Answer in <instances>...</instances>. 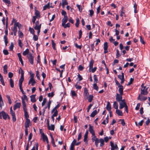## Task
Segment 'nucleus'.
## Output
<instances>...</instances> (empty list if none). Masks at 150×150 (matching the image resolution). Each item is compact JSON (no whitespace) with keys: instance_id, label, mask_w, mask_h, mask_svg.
<instances>
[{"instance_id":"2eb2a0df","label":"nucleus","mask_w":150,"mask_h":150,"mask_svg":"<svg viewBox=\"0 0 150 150\" xmlns=\"http://www.w3.org/2000/svg\"><path fill=\"white\" fill-rule=\"evenodd\" d=\"M41 130H40V133L41 134V136L42 138L43 141L45 142L46 140L48 139L47 136L45 135V134L44 133H41Z\"/></svg>"},{"instance_id":"c756f323","label":"nucleus","mask_w":150,"mask_h":150,"mask_svg":"<svg viewBox=\"0 0 150 150\" xmlns=\"http://www.w3.org/2000/svg\"><path fill=\"white\" fill-rule=\"evenodd\" d=\"M88 133V131H86L84 135L83 140L85 142L87 141Z\"/></svg>"},{"instance_id":"4d7b16f0","label":"nucleus","mask_w":150,"mask_h":150,"mask_svg":"<svg viewBox=\"0 0 150 150\" xmlns=\"http://www.w3.org/2000/svg\"><path fill=\"white\" fill-rule=\"evenodd\" d=\"M61 13L62 15L64 16V17H67V13L64 10H62Z\"/></svg>"},{"instance_id":"0eeeda50","label":"nucleus","mask_w":150,"mask_h":150,"mask_svg":"<svg viewBox=\"0 0 150 150\" xmlns=\"http://www.w3.org/2000/svg\"><path fill=\"white\" fill-rule=\"evenodd\" d=\"M22 75L21 76L20 79L19 81V86H22L23 82L24 80V75L23 71L22 72Z\"/></svg>"},{"instance_id":"a18cd8bd","label":"nucleus","mask_w":150,"mask_h":150,"mask_svg":"<svg viewBox=\"0 0 150 150\" xmlns=\"http://www.w3.org/2000/svg\"><path fill=\"white\" fill-rule=\"evenodd\" d=\"M64 27V28H66L67 27H69L70 26V24L69 23H68L67 24H64L63 25H62Z\"/></svg>"},{"instance_id":"864d4df0","label":"nucleus","mask_w":150,"mask_h":150,"mask_svg":"<svg viewBox=\"0 0 150 150\" xmlns=\"http://www.w3.org/2000/svg\"><path fill=\"white\" fill-rule=\"evenodd\" d=\"M2 1L6 4H10L11 3L10 0H2Z\"/></svg>"},{"instance_id":"09e8293b","label":"nucleus","mask_w":150,"mask_h":150,"mask_svg":"<svg viewBox=\"0 0 150 150\" xmlns=\"http://www.w3.org/2000/svg\"><path fill=\"white\" fill-rule=\"evenodd\" d=\"M79 22H80V21H79V19L78 18H77L76 19V22L75 23V25L76 27H79Z\"/></svg>"},{"instance_id":"bf43d9fd","label":"nucleus","mask_w":150,"mask_h":150,"mask_svg":"<svg viewBox=\"0 0 150 150\" xmlns=\"http://www.w3.org/2000/svg\"><path fill=\"white\" fill-rule=\"evenodd\" d=\"M7 26H8V23L7 22L6 25V28L5 30V35H7L8 34V28H7Z\"/></svg>"},{"instance_id":"aec40b11","label":"nucleus","mask_w":150,"mask_h":150,"mask_svg":"<svg viewBox=\"0 0 150 150\" xmlns=\"http://www.w3.org/2000/svg\"><path fill=\"white\" fill-rule=\"evenodd\" d=\"M120 103L119 108L120 109H122L123 108L125 107L126 105H127L126 103H122L121 102H119Z\"/></svg>"},{"instance_id":"f3484780","label":"nucleus","mask_w":150,"mask_h":150,"mask_svg":"<svg viewBox=\"0 0 150 150\" xmlns=\"http://www.w3.org/2000/svg\"><path fill=\"white\" fill-rule=\"evenodd\" d=\"M35 83H36V82L34 79H30L28 84L29 85L31 83L32 86H34Z\"/></svg>"},{"instance_id":"de8ad7c7","label":"nucleus","mask_w":150,"mask_h":150,"mask_svg":"<svg viewBox=\"0 0 150 150\" xmlns=\"http://www.w3.org/2000/svg\"><path fill=\"white\" fill-rule=\"evenodd\" d=\"M134 80V79L133 78H131L130 79V81L129 83H128L127 84V86H129L131 84H132L133 81Z\"/></svg>"},{"instance_id":"b1692460","label":"nucleus","mask_w":150,"mask_h":150,"mask_svg":"<svg viewBox=\"0 0 150 150\" xmlns=\"http://www.w3.org/2000/svg\"><path fill=\"white\" fill-rule=\"evenodd\" d=\"M71 93L72 97H77V95L75 91L74 90L71 91Z\"/></svg>"},{"instance_id":"c9c22d12","label":"nucleus","mask_w":150,"mask_h":150,"mask_svg":"<svg viewBox=\"0 0 150 150\" xmlns=\"http://www.w3.org/2000/svg\"><path fill=\"white\" fill-rule=\"evenodd\" d=\"M99 142L100 143V146H102L104 145V140L103 139L101 138L99 139Z\"/></svg>"},{"instance_id":"4c0bfd02","label":"nucleus","mask_w":150,"mask_h":150,"mask_svg":"<svg viewBox=\"0 0 150 150\" xmlns=\"http://www.w3.org/2000/svg\"><path fill=\"white\" fill-rule=\"evenodd\" d=\"M94 78V83H97L98 82V80L97 79V76L96 75H93Z\"/></svg>"},{"instance_id":"39448f33","label":"nucleus","mask_w":150,"mask_h":150,"mask_svg":"<svg viewBox=\"0 0 150 150\" xmlns=\"http://www.w3.org/2000/svg\"><path fill=\"white\" fill-rule=\"evenodd\" d=\"M121 95L119 94L118 93H117L116 96V100L117 101L119 102L121 101L122 99V95Z\"/></svg>"},{"instance_id":"338daca9","label":"nucleus","mask_w":150,"mask_h":150,"mask_svg":"<svg viewBox=\"0 0 150 150\" xmlns=\"http://www.w3.org/2000/svg\"><path fill=\"white\" fill-rule=\"evenodd\" d=\"M62 5L63 6H64V5H67L68 4V3L67 1L65 0V1H64L63 0H62Z\"/></svg>"},{"instance_id":"f257e3e1","label":"nucleus","mask_w":150,"mask_h":150,"mask_svg":"<svg viewBox=\"0 0 150 150\" xmlns=\"http://www.w3.org/2000/svg\"><path fill=\"white\" fill-rule=\"evenodd\" d=\"M149 87V86H145L144 87L141 88V94L142 95H146L148 94L147 90Z\"/></svg>"},{"instance_id":"1a4fd4ad","label":"nucleus","mask_w":150,"mask_h":150,"mask_svg":"<svg viewBox=\"0 0 150 150\" xmlns=\"http://www.w3.org/2000/svg\"><path fill=\"white\" fill-rule=\"evenodd\" d=\"M2 117L4 119L6 120L7 117L8 119L10 118L9 115L5 112L3 111H2Z\"/></svg>"},{"instance_id":"a878e982","label":"nucleus","mask_w":150,"mask_h":150,"mask_svg":"<svg viewBox=\"0 0 150 150\" xmlns=\"http://www.w3.org/2000/svg\"><path fill=\"white\" fill-rule=\"evenodd\" d=\"M50 8V4L49 3H48L46 5L44 6L43 7V10H45L47 9Z\"/></svg>"},{"instance_id":"680f3d73","label":"nucleus","mask_w":150,"mask_h":150,"mask_svg":"<svg viewBox=\"0 0 150 150\" xmlns=\"http://www.w3.org/2000/svg\"><path fill=\"white\" fill-rule=\"evenodd\" d=\"M18 44L19 46L21 47L22 48L23 47V44L22 43L21 40L20 39L18 40Z\"/></svg>"},{"instance_id":"6e6d98bb","label":"nucleus","mask_w":150,"mask_h":150,"mask_svg":"<svg viewBox=\"0 0 150 150\" xmlns=\"http://www.w3.org/2000/svg\"><path fill=\"white\" fill-rule=\"evenodd\" d=\"M4 102L2 98H0V107L1 108L2 106L4 105Z\"/></svg>"},{"instance_id":"72a5a7b5","label":"nucleus","mask_w":150,"mask_h":150,"mask_svg":"<svg viewBox=\"0 0 150 150\" xmlns=\"http://www.w3.org/2000/svg\"><path fill=\"white\" fill-rule=\"evenodd\" d=\"M113 107L116 109H117L118 108V104L116 101H114L113 102Z\"/></svg>"},{"instance_id":"c03bdc74","label":"nucleus","mask_w":150,"mask_h":150,"mask_svg":"<svg viewBox=\"0 0 150 150\" xmlns=\"http://www.w3.org/2000/svg\"><path fill=\"white\" fill-rule=\"evenodd\" d=\"M93 88L97 91L98 90V87L97 86V83H94L93 84Z\"/></svg>"},{"instance_id":"f704fd0d","label":"nucleus","mask_w":150,"mask_h":150,"mask_svg":"<svg viewBox=\"0 0 150 150\" xmlns=\"http://www.w3.org/2000/svg\"><path fill=\"white\" fill-rule=\"evenodd\" d=\"M29 52V50L28 49H27L25 51H23V54L24 56H25L27 54H28Z\"/></svg>"},{"instance_id":"58836bf2","label":"nucleus","mask_w":150,"mask_h":150,"mask_svg":"<svg viewBox=\"0 0 150 150\" xmlns=\"http://www.w3.org/2000/svg\"><path fill=\"white\" fill-rule=\"evenodd\" d=\"M124 7H122L121 9V11L120 13V16L122 17L125 14V11L123 10Z\"/></svg>"},{"instance_id":"79ce46f5","label":"nucleus","mask_w":150,"mask_h":150,"mask_svg":"<svg viewBox=\"0 0 150 150\" xmlns=\"http://www.w3.org/2000/svg\"><path fill=\"white\" fill-rule=\"evenodd\" d=\"M10 84L11 88H13L14 87V83L12 79H10Z\"/></svg>"},{"instance_id":"e2e57ef3","label":"nucleus","mask_w":150,"mask_h":150,"mask_svg":"<svg viewBox=\"0 0 150 150\" xmlns=\"http://www.w3.org/2000/svg\"><path fill=\"white\" fill-rule=\"evenodd\" d=\"M54 111V114L52 115V116L54 117H56L58 115V112L57 110H55Z\"/></svg>"},{"instance_id":"cd10ccee","label":"nucleus","mask_w":150,"mask_h":150,"mask_svg":"<svg viewBox=\"0 0 150 150\" xmlns=\"http://www.w3.org/2000/svg\"><path fill=\"white\" fill-rule=\"evenodd\" d=\"M61 104L60 103L58 104L51 111V113H53L55 110H57V109L59 108Z\"/></svg>"},{"instance_id":"0e129e2a","label":"nucleus","mask_w":150,"mask_h":150,"mask_svg":"<svg viewBox=\"0 0 150 150\" xmlns=\"http://www.w3.org/2000/svg\"><path fill=\"white\" fill-rule=\"evenodd\" d=\"M95 144L96 146L97 147L98 146V144L99 142V140L98 139H96V140H95Z\"/></svg>"},{"instance_id":"774afa93","label":"nucleus","mask_w":150,"mask_h":150,"mask_svg":"<svg viewBox=\"0 0 150 150\" xmlns=\"http://www.w3.org/2000/svg\"><path fill=\"white\" fill-rule=\"evenodd\" d=\"M3 52L5 55H7L9 54L8 50H4L3 51Z\"/></svg>"},{"instance_id":"f03ea898","label":"nucleus","mask_w":150,"mask_h":150,"mask_svg":"<svg viewBox=\"0 0 150 150\" xmlns=\"http://www.w3.org/2000/svg\"><path fill=\"white\" fill-rule=\"evenodd\" d=\"M27 57L29 62L31 64H33L34 60V57L33 54L31 53H29Z\"/></svg>"},{"instance_id":"20e7f679","label":"nucleus","mask_w":150,"mask_h":150,"mask_svg":"<svg viewBox=\"0 0 150 150\" xmlns=\"http://www.w3.org/2000/svg\"><path fill=\"white\" fill-rule=\"evenodd\" d=\"M30 120L29 119L26 120V121L25 123V127L26 128H28L29 127L30 125H31Z\"/></svg>"},{"instance_id":"9b49d317","label":"nucleus","mask_w":150,"mask_h":150,"mask_svg":"<svg viewBox=\"0 0 150 150\" xmlns=\"http://www.w3.org/2000/svg\"><path fill=\"white\" fill-rule=\"evenodd\" d=\"M21 105V103H16L14 105L13 107L14 110H16L17 108H20Z\"/></svg>"},{"instance_id":"2f4dec72","label":"nucleus","mask_w":150,"mask_h":150,"mask_svg":"<svg viewBox=\"0 0 150 150\" xmlns=\"http://www.w3.org/2000/svg\"><path fill=\"white\" fill-rule=\"evenodd\" d=\"M97 113L96 110H94L91 114L90 116L92 117H94L95 115Z\"/></svg>"},{"instance_id":"e433bc0d","label":"nucleus","mask_w":150,"mask_h":150,"mask_svg":"<svg viewBox=\"0 0 150 150\" xmlns=\"http://www.w3.org/2000/svg\"><path fill=\"white\" fill-rule=\"evenodd\" d=\"M41 24H40L39 25H35L34 29L35 30H40L41 28Z\"/></svg>"},{"instance_id":"ea45409f","label":"nucleus","mask_w":150,"mask_h":150,"mask_svg":"<svg viewBox=\"0 0 150 150\" xmlns=\"http://www.w3.org/2000/svg\"><path fill=\"white\" fill-rule=\"evenodd\" d=\"M6 97L8 99L9 103L10 104H11L12 103V101L11 100L10 96L8 95H6Z\"/></svg>"},{"instance_id":"f8f14e48","label":"nucleus","mask_w":150,"mask_h":150,"mask_svg":"<svg viewBox=\"0 0 150 150\" xmlns=\"http://www.w3.org/2000/svg\"><path fill=\"white\" fill-rule=\"evenodd\" d=\"M35 17H36L37 18L39 19L40 18L41 15L40 12L36 9H35Z\"/></svg>"},{"instance_id":"052dcab7","label":"nucleus","mask_w":150,"mask_h":150,"mask_svg":"<svg viewBox=\"0 0 150 150\" xmlns=\"http://www.w3.org/2000/svg\"><path fill=\"white\" fill-rule=\"evenodd\" d=\"M54 95V93L53 92H52L51 93H49L47 94V96L48 97H52Z\"/></svg>"},{"instance_id":"9d476101","label":"nucleus","mask_w":150,"mask_h":150,"mask_svg":"<svg viewBox=\"0 0 150 150\" xmlns=\"http://www.w3.org/2000/svg\"><path fill=\"white\" fill-rule=\"evenodd\" d=\"M108 48V43L106 42H105L104 44L103 49L104 50V53L106 54L108 52L107 50Z\"/></svg>"},{"instance_id":"6e6552de","label":"nucleus","mask_w":150,"mask_h":150,"mask_svg":"<svg viewBox=\"0 0 150 150\" xmlns=\"http://www.w3.org/2000/svg\"><path fill=\"white\" fill-rule=\"evenodd\" d=\"M147 99L146 97L142 95H139L137 98V99L140 100L141 101H145Z\"/></svg>"},{"instance_id":"393cba45","label":"nucleus","mask_w":150,"mask_h":150,"mask_svg":"<svg viewBox=\"0 0 150 150\" xmlns=\"http://www.w3.org/2000/svg\"><path fill=\"white\" fill-rule=\"evenodd\" d=\"M8 68V66L7 65H4L3 67V71L4 73L5 74H6L7 73L8 71L7 69Z\"/></svg>"},{"instance_id":"7ed1b4c3","label":"nucleus","mask_w":150,"mask_h":150,"mask_svg":"<svg viewBox=\"0 0 150 150\" xmlns=\"http://www.w3.org/2000/svg\"><path fill=\"white\" fill-rule=\"evenodd\" d=\"M89 95V93L88 90L85 87L84 88L83 92V96L85 100H86L88 98V96Z\"/></svg>"},{"instance_id":"4468645a","label":"nucleus","mask_w":150,"mask_h":150,"mask_svg":"<svg viewBox=\"0 0 150 150\" xmlns=\"http://www.w3.org/2000/svg\"><path fill=\"white\" fill-rule=\"evenodd\" d=\"M110 146L111 148L115 150H118V148L116 144H115V145H114L113 143L112 142H110Z\"/></svg>"},{"instance_id":"49530a36","label":"nucleus","mask_w":150,"mask_h":150,"mask_svg":"<svg viewBox=\"0 0 150 150\" xmlns=\"http://www.w3.org/2000/svg\"><path fill=\"white\" fill-rule=\"evenodd\" d=\"M29 31L33 35L35 34V31L33 28L30 27L29 28Z\"/></svg>"},{"instance_id":"37998d69","label":"nucleus","mask_w":150,"mask_h":150,"mask_svg":"<svg viewBox=\"0 0 150 150\" xmlns=\"http://www.w3.org/2000/svg\"><path fill=\"white\" fill-rule=\"evenodd\" d=\"M78 81L77 82V83L75 85V87L76 88L78 89H80L82 87L81 86L79 85L78 84Z\"/></svg>"},{"instance_id":"8fccbe9b","label":"nucleus","mask_w":150,"mask_h":150,"mask_svg":"<svg viewBox=\"0 0 150 150\" xmlns=\"http://www.w3.org/2000/svg\"><path fill=\"white\" fill-rule=\"evenodd\" d=\"M52 47H53V48L54 50H56V49L55 48L56 44H55V43H54L53 40H52Z\"/></svg>"},{"instance_id":"a211bd4d","label":"nucleus","mask_w":150,"mask_h":150,"mask_svg":"<svg viewBox=\"0 0 150 150\" xmlns=\"http://www.w3.org/2000/svg\"><path fill=\"white\" fill-rule=\"evenodd\" d=\"M35 96V95H33L30 96V100L32 103H34L36 101Z\"/></svg>"},{"instance_id":"13d9d810","label":"nucleus","mask_w":150,"mask_h":150,"mask_svg":"<svg viewBox=\"0 0 150 150\" xmlns=\"http://www.w3.org/2000/svg\"><path fill=\"white\" fill-rule=\"evenodd\" d=\"M18 32L19 33V36L21 38H22L23 36V33L20 30L18 31Z\"/></svg>"},{"instance_id":"4be33fe9","label":"nucleus","mask_w":150,"mask_h":150,"mask_svg":"<svg viewBox=\"0 0 150 150\" xmlns=\"http://www.w3.org/2000/svg\"><path fill=\"white\" fill-rule=\"evenodd\" d=\"M21 27V24L19 23V22H16V23H14V28H17V27H18V28L20 29V28Z\"/></svg>"},{"instance_id":"7c9ffc66","label":"nucleus","mask_w":150,"mask_h":150,"mask_svg":"<svg viewBox=\"0 0 150 150\" xmlns=\"http://www.w3.org/2000/svg\"><path fill=\"white\" fill-rule=\"evenodd\" d=\"M24 116L26 120L28 119V118L29 117V116L27 112V110H24Z\"/></svg>"},{"instance_id":"5701e85b","label":"nucleus","mask_w":150,"mask_h":150,"mask_svg":"<svg viewBox=\"0 0 150 150\" xmlns=\"http://www.w3.org/2000/svg\"><path fill=\"white\" fill-rule=\"evenodd\" d=\"M67 17L66 16L65 17H64L62 20V25H63L64 24H65L66 23L67 21Z\"/></svg>"},{"instance_id":"dca6fc26","label":"nucleus","mask_w":150,"mask_h":150,"mask_svg":"<svg viewBox=\"0 0 150 150\" xmlns=\"http://www.w3.org/2000/svg\"><path fill=\"white\" fill-rule=\"evenodd\" d=\"M106 109L108 111H111V106L110 103L109 101L107 102Z\"/></svg>"},{"instance_id":"bb28decb","label":"nucleus","mask_w":150,"mask_h":150,"mask_svg":"<svg viewBox=\"0 0 150 150\" xmlns=\"http://www.w3.org/2000/svg\"><path fill=\"white\" fill-rule=\"evenodd\" d=\"M93 95H90L88 98V101L89 103L91 102L93 100Z\"/></svg>"},{"instance_id":"3c124183","label":"nucleus","mask_w":150,"mask_h":150,"mask_svg":"<svg viewBox=\"0 0 150 150\" xmlns=\"http://www.w3.org/2000/svg\"><path fill=\"white\" fill-rule=\"evenodd\" d=\"M14 47L13 44V42H11V45L9 47V49L10 51H12Z\"/></svg>"},{"instance_id":"412c9836","label":"nucleus","mask_w":150,"mask_h":150,"mask_svg":"<svg viewBox=\"0 0 150 150\" xmlns=\"http://www.w3.org/2000/svg\"><path fill=\"white\" fill-rule=\"evenodd\" d=\"M94 63V61L93 59H91L89 63V72H90L91 71L90 70L93 67V65Z\"/></svg>"},{"instance_id":"6ab92c4d","label":"nucleus","mask_w":150,"mask_h":150,"mask_svg":"<svg viewBox=\"0 0 150 150\" xmlns=\"http://www.w3.org/2000/svg\"><path fill=\"white\" fill-rule=\"evenodd\" d=\"M118 87L119 88L118 91L120 93V94L123 95V87L122 85L118 86Z\"/></svg>"},{"instance_id":"c85d7f7f","label":"nucleus","mask_w":150,"mask_h":150,"mask_svg":"<svg viewBox=\"0 0 150 150\" xmlns=\"http://www.w3.org/2000/svg\"><path fill=\"white\" fill-rule=\"evenodd\" d=\"M116 112L119 116H122L123 115L122 112L118 109L116 110Z\"/></svg>"},{"instance_id":"5fc2aeb1","label":"nucleus","mask_w":150,"mask_h":150,"mask_svg":"<svg viewBox=\"0 0 150 150\" xmlns=\"http://www.w3.org/2000/svg\"><path fill=\"white\" fill-rule=\"evenodd\" d=\"M13 31L14 36H16L17 31V28H15L14 27Z\"/></svg>"},{"instance_id":"603ef678","label":"nucleus","mask_w":150,"mask_h":150,"mask_svg":"<svg viewBox=\"0 0 150 150\" xmlns=\"http://www.w3.org/2000/svg\"><path fill=\"white\" fill-rule=\"evenodd\" d=\"M33 35V39L35 41H37L38 39V36L35 35V34L34 35Z\"/></svg>"},{"instance_id":"423d86ee","label":"nucleus","mask_w":150,"mask_h":150,"mask_svg":"<svg viewBox=\"0 0 150 150\" xmlns=\"http://www.w3.org/2000/svg\"><path fill=\"white\" fill-rule=\"evenodd\" d=\"M89 132L91 133L92 135H94L95 134V132L94 130L93 126H91V125H89Z\"/></svg>"},{"instance_id":"ddd939ff","label":"nucleus","mask_w":150,"mask_h":150,"mask_svg":"<svg viewBox=\"0 0 150 150\" xmlns=\"http://www.w3.org/2000/svg\"><path fill=\"white\" fill-rule=\"evenodd\" d=\"M21 99L23 110L24 111L27 110L26 108V105L25 102L22 97L21 98Z\"/></svg>"},{"instance_id":"a19ab883","label":"nucleus","mask_w":150,"mask_h":150,"mask_svg":"<svg viewBox=\"0 0 150 150\" xmlns=\"http://www.w3.org/2000/svg\"><path fill=\"white\" fill-rule=\"evenodd\" d=\"M7 36V35H5L4 38V40L5 44L6 46L7 45V44L8 43Z\"/></svg>"},{"instance_id":"473e14b6","label":"nucleus","mask_w":150,"mask_h":150,"mask_svg":"<svg viewBox=\"0 0 150 150\" xmlns=\"http://www.w3.org/2000/svg\"><path fill=\"white\" fill-rule=\"evenodd\" d=\"M55 126L54 125H51L50 126L48 129L49 130L54 131V129Z\"/></svg>"},{"instance_id":"69168bd1","label":"nucleus","mask_w":150,"mask_h":150,"mask_svg":"<svg viewBox=\"0 0 150 150\" xmlns=\"http://www.w3.org/2000/svg\"><path fill=\"white\" fill-rule=\"evenodd\" d=\"M0 81H1L2 85L3 86H5V84L4 81L3 79V77L0 78Z\"/></svg>"}]
</instances>
